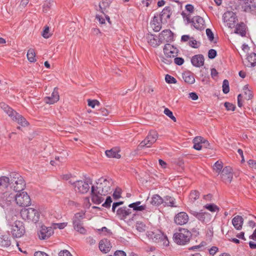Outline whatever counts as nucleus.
Segmentation results:
<instances>
[{"label":"nucleus","instance_id":"37998d69","mask_svg":"<svg viewBox=\"0 0 256 256\" xmlns=\"http://www.w3.org/2000/svg\"><path fill=\"white\" fill-rule=\"evenodd\" d=\"M222 168L223 163L222 162L218 160L214 165L213 169L216 172H217L218 174H220L222 170Z\"/></svg>","mask_w":256,"mask_h":256},{"label":"nucleus","instance_id":"e433bc0d","mask_svg":"<svg viewBox=\"0 0 256 256\" xmlns=\"http://www.w3.org/2000/svg\"><path fill=\"white\" fill-rule=\"evenodd\" d=\"M97 234L100 236H106L111 235L112 232L107 228L102 226L97 228Z\"/></svg>","mask_w":256,"mask_h":256},{"label":"nucleus","instance_id":"bb28decb","mask_svg":"<svg viewBox=\"0 0 256 256\" xmlns=\"http://www.w3.org/2000/svg\"><path fill=\"white\" fill-rule=\"evenodd\" d=\"M182 76L184 82L188 84H192L195 82L194 74L190 72H185Z\"/></svg>","mask_w":256,"mask_h":256},{"label":"nucleus","instance_id":"2f4dec72","mask_svg":"<svg viewBox=\"0 0 256 256\" xmlns=\"http://www.w3.org/2000/svg\"><path fill=\"white\" fill-rule=\"evenodd\" d=\"M150 203L154 206H159L164 203V199L158 194H154L152 196Z\"/></svg>","mask_w":256,"mask_h":256},{"label":"nucleus","instance_id":"ddd939ff","mask_svg":"<svg viewBox=\"0 0 256 256\" xmlns=\"http://www.w3.org/2000/svg\"><path fill=\"white\" fill-rule=\"evenodd\" d=\"M178 49L170 44H166L164 48V52L167 58H174L177 56Z\"/></svg>","mask_w":256,"mask_h":256},{"label":"nucleus","instance_id":"603ef678","mask_svg":"<svg viewBox=\"0 0 256 256\" xmlns=\"http://www.w3.org/2000/svg\"><path fill=\"white\" fill-rule=\"evenodd\" d=\"M164 114L170 118L174 122L176 121V118L173 116V114L168 108H166L164 110Z\"/></svg>","mask_w":256,"mask_h":256},{"label":"nucleus","instance_id":"052dcab7","mask_svg":"<svg viewBox=\"0 0 256 256\" xmlns=\"http://www.w3.org/2000/svg\"><path fill=\"white\" fill-rule=\"evenodd\" d=\"M174 62L178 66H181L184 64V60L182 58L177 57L174 58Z\"/></svg>","mask_w":256,"mask_h":256},{"label":"nucleus","instance_id":"bf43d9fd","mask_svg":"<svg viewBox=\"0 0 256 256\" xmlns=\"http://www.w3.org/2000/svg\"><path fill=\"white\" fill-rule=\"evenodd\" d=\"M216 51L214 49H210L208 52V56L210 59L214 58L216 56Z\"/></svg>","mask_w":256,"mask_h":256},{"label":"nucleus","instance_id":"20e7f679","mask_svg":"<svg viewBox=\"0 0 256 256\" xmlns=\"http://www.w3.org/2000/svg\"><path fill=\"white\" fill-rule=\"evenodd\" d=\"M20 216L22 219L28 222H37L40 218L38 211L32 208H24L20 211Z\"/></svg>","mask_w":256,"mask_h":256},{"label":"nucleus","instance_id":"9b49d317","mask_svg":"<svg viewBox=\"0 0 256 256\" xmlns=\"http://www.w3.org/2000/svg\"><path fill=\"white\" fill-rule=\"evenodd\" d=\"M232 172V168L230 166H226L222 170L220 176L226 184H230L232 182L233 177Z\"/></svg>","mask_w":256,"mask_h":256},{"label":"nucleus","instance_id":"c03bdc74","mask_svg":"<svg viewBox=\"0 0 256 256\" xmlns=\"http://www.w3.org/2000/svg\"><path fill=\"white\" fill-rule=\"evenodd\" d=\"M160 236H161V238L158 243H160L161 246H168L169 245V242L167 236L164 235L163 234H160Z\"/></svg>","mask_w":256,"mask_h":256},{"label":"nucleus","instance_id":"b1692460","mask_svg":"<svg viewBox=\"0 0 256 256\" xmlns=\"http://www.w3.org/2000/svg\"><path fill=\"white\" fill-rule=\"evenodd\" d=\"M244 223V219L240 216H234L232 220V224L234 228L237 230H240L242 228Z\"/></svg>","mask_w":256,"mask_h":256},{"label":"nucleus","instance_id":"2eb2a0df","mask_svg":"<svg viewBox=\"0 0 256 256\" xmlns=\"http://www.w3.org/2000/svg\"><path fill=\"white\" fill-rule=\"evenodd\" d=\"M188 220V216L186 212H180L176 215L174 221L178 225H183L186 224Z\"/></svg>","mask_w":256,"mask_h":256},{"label":"nucleus","instance_id":"dca6fc26","mask_svg":"<svg viewBox=\"0 0 256 256\" xmlns=\"http://www.w3.org/2000/svg\"><path fill=\"white\" fill-rule=\"evenodd\" d=\"M160 40L161 43L170 42L173 40V34L171 30H163L159 35Z\"/></svg>","mask_w":256,"mask_h":256},{"label":"nucleus","instance_id":"a878e982","mask_svg":"<svg viewBox=\"0 0 256 256\" xmlns=\"http://www.w3.org/2000/svg\"><path fill=\"white\" fill-rule=\"evenodd\" d=\"M109 7V4L107 1H102L99 4L100 10L101 12L104 16L106 20H108V23L110 24V17L105 14L106 12V8Z\"/></svg>","mask_w":256,"mask_h":256},{"label":"nucleus","instance_id":"774afa93","mask_svg":"<svg viewBox=\"0 0 256 256\" xmlns=\"http://www.w3.org/2000/svg\"><path fill=\"white\" fill-rule=\"evenodd\" d=\"M126 253L122 250H116L114 253V256H126Z\"/></svg>","mask_w":256,"mask_h":256},{"label":"nucleus","instance_id":"aec40b11","mask_svg":"<svg viewBox=\"0 0 256 256\" xmlns=\"http://www.w3.org/2000/svg\"><path fill=\"white\" fill-rule=\"evenodd\" d=\"M12 120L16 122L22 126L25 127L28 126V123L26 120L20 114L15 112L12 116L10 117Z\"/></svg>","mask_w":256,"mask_h":256},{"label":"nucleus","instance_id":"49530a36","mask_svg":"<svg viewBox=\"0 0 256 256\" xmlns=\"http://www.w3.org/2000/svg\"><path fill=\"white\" fill-rule=\"evenodd\" d=\"M204 208L212 212H215L218 211V208L214 204H207L204 206Z\"/></svg>","mask_w":256,"mask_h":256},{"label":"nucleus","instance_id":"8fccbe9b","mask_svg":"<svg viewBox=\"0 0 256 256\" xmlns=\"http://www.w3.org/2000/svg\"><path fill=\"white\" fill-rule=\"evenodd\" d=\"M68 224L67 222L62 223H54L52 224V228L53 229L59 228L60 230L64 228Z\"/></svg>","mask_w":256,"mask_h":256},{"label":"nucleus","instance_id":"f03ea898","mask_svg":"<svg viewBox=\"0 0 256 256\" xmlns=\"http://www.w3.org/2000/svg\"><path fill=\"white\" fill-rule=\"evenodd\" d=\"M14 218L11 219L7 216L8 224L10 227V232L14 237L20 238L25 233V228L22 222L16 220L12 224V220Z\"/></svg>","mask_w":256,"mask_h":256},{"label":"nucleus","instance_id":"c756f323","mask_svg":"<svg viewBox=\"0 0 256 256\" xmlns=\"http://www.w3.org/2000/svg\"><path fill=\"white\" fill-rule=\"evenodd\" d=\"M160 234H162V233L160 231H158L156 232H148L147 236L150 238L152 239L154 242H159L161 238V236H160Z\"/></svg>","mask_w":256,"mask_h":256},{"label":"nucleus","instance_id":"79ce46f5","mask_svg":"<svg viewBox=\"0 0 256 256\" xmlns=\"http://www.w3.org/2000/svg\"><path fill=\"white\" fill-rule=\"evenodd\" d=\"M200 196V192L197 190H193L189 195V200L191 202H194L198 200Z\"/></svg>","mask_w":256,"mask_h":256},{"label":"nucleus","instance_id":"6ab92c4d","mask_svg":"<svg viewBox=\"0 0 256 256\" xmlns=\"http://www.w3.org/2000/svg\"><path fill=\"white\" fill-rule=\"evenodd\" d=\"M243 62L246 66L248 67L254 66L256 64V54L254 52L248 54Z\"/></svg>","mask_w":256,"mask_h":256},{"label":"nucleus","instance_id":"680f3d73","mask_svg":"<svg viewBox=\"0 0 256 256\" xmlns=\"http://www.w3.org/2000/svg\"><path fill=\"white\" fill-rule=\"evenodd\" d=\"M141 204V202L138 201L136 202H134L132 204H130L128 205V207L130 208H132L134 210L136 211V208L138 207V206H139Z\"/></svg>","mask_w":256,"mask_h":256},{"label":"nucleus","instance_id":"f257e3e1","mask_svg":"<svg viewBox=\"0 0 256 256\" xmlns=\"http://www.w3.org/2000/svg\"><path fill=\"white\" fill-rule=\"evenodd\" d=\"M74 190L78 193L84 194L86 193L91 186V192L90 197H86L84 200V204L86 208H89L91 206L90 200L95 204L96 202V193L95 187L92 185V182L90 180H77L74 183Z\"/></svg>","mask_w":256,"mask_h":256},{"label":"nucleus","instance_id":"a18cd8bd","mask_svg":"<svg viewBox=\"0 0 256 256\" xmlns=\"http://www.w3.org/2000/svg\"><path fill=\"white\" fill-rule=\"evenodd\" d=\"M136 230L140 232H144L146 230V225L144 223L140 222H136Z\"/></svg>","mask_w":256,"mask_h":256},{"label":"nucleus","instance_id":"13d9d810","mask_svg":"<svg viewBox=\"0 0 256 256\" xmlns=\"http://www.w3.org/2000/svg\"><path fill=\"white\" fill-rule=\"evenodd\" d=\"M206 34L208 37V40L210 42H212L214 40V34L210 29L207 28L206 30Z\"/></svg>","mask_w":256,"mask_h":256},{"label":"nucleus","instance_id":"4d7b16f0","mask_svg":"<svg viewBox=\"0 0 256 256\" xmlns=\"http://www.w3.org/2000/svg\"><path fill=\"white\" fill-rule=\"evenodd\" d=\"M224 106L228 110L234 111L236 108V106L228 102H224Z\"/></svg>","mask_w":256,"mask_h":256},{"label":"nucleus","instance_id":"72a5a7b5","mask_svg":"<svg viewBox=\"0 0 256 256\" xmlns=\"http://www.w3.org/2000/svg\"><path fill=\"white\" fill-rule=\"evenodd\" d=\"M159 17L154 16L152 22H151L152 26L155 32H159L161 29V24L158 22Z\"/></svg>","mask_w":256,"mask_h":256},{"label":"nucleus","instance_id":"58836bf2","mask_svg":"<svg viewBox=\"0 0 256 256\" xmlns=\"http://www.w3.org/2000/svg\"><path fill=\"white\" fill-rule=\"evenodd\" d=\"M170 8L168 7L164 8L162 12H161L159 18H160V20L162 21V19H167L170 18Z\"/></svg>","mask_w":256,"mask_h":256},{"label":"nucleus","instance_id":"1a4fd4ad","mask_svg":"<svg viewBox=\"0 0 256 256\" xmlns=\"http://www.w3.org/2000/svg\"><path fill=\"white\" fill-rule=\"evenodd\" d=\"M222 20L230 28H234L238 20L236 14L232 11H227L224 12L222 16Z\"/></svg>","mask_w":256,"mask_h":256},{"label":"nucleus","instance_id":"0eeeda50","mask_svg":"<svg viewBox=\"0 0 256 256\" xmlns=\"http://www.w3.org/2000/svg\"><path fill=\"white\" fill-rule=\"evenodd\" d=\"M15 196V202L20 206H28L31 204L30 196L26 192H17Z\"/></svg>","mask_w":256,"mask_h":256},{"label":"nucleus","instance_id":"473e14b6","mask_svg":"<svg viewBox=\"0 0 256 256\" xmlns=\"http://www.w3.org/2000/svg\"><path fill=\"white\" fill-rule=\"evenodd\" d=\"M0 107L10 117L12 116L14 114H15L16 111L14 110L4 102H2L0 103Z\"/></svg>","mask_w":256,"mask_h":256},{"label":"nucleus","instance_id":"4c0bfd02","mask_svg":"<svg viewBox=\"0 0 256 256\" xmlns=\"http://www.w3.org/2000/svg\"><path fill=\"white\" fill-rule=\"evenodd\" d=\"M108 114V112L106 108H102L97 110V120L98 119L101 122L104 120L106 119L104 118H102V116H107Z\"/></svg>","mask_w":256,"mask_h":256},{"label":"nucleus","instance_id":"e2e57ef3","mask_svg":"<svg viewBox=\"0 0 256 256\" xmlns=\"http://www.w3.org/2000/svg\"><path fill=\"white\" fill-rule=\"evenodd\" d=\"M218 248L216 246H212L209 249V253L212 256H214L218 251Z\"/></svg>","mask_w":256,"mask_h":256},{"label":"nucleus","instance_id":"c85d7f7f","mask_svg":"<svg viewBox=\"0 0 256 256\" xmlns=\"http://www.w3.org/2000/svg\"><path fill=\"white\" fill-rule=\"evenodd\" d=\"M234 32L240 34L242 36H246V26L244 22L236 24Z\"/></svg>","mask_w":256,"mask_h":256},{"label":"nucleus","instance_id":"a19ab883","mask_svg":"<svg viewBox=\"0 0 256 256\" xmlns=\"http://www.w3.org/2000/svg\"><path fill=\"white\" fill-rule=\"evenodd\" d=\"M27 58L28 61L30 62H34L36 61V52L34 49L30 48L28 50L27 53Z\"/></svg>","mask_w":256,"mask_h":256},{"label":"nucleus","instance_id":"69168bd1","mask_svg":"<svg viewBox=\"0 0 256 256\" xmlns=\"http://www.w3.org/2000/svg\"><path fill=\"white\" fill-rule=\"evenodd\" d=\"M189 45L194 48H198V47L197 41L193 38L189 42Z\"/></svg>","mask_w":256,"mask_h":256},{"label":"nucleus","instance_id":"338daca9","mask_svg":"<svg viewBox=\"0 0 256 256\" xmlns=\"http://www.w3.org/2000/svg\"><path fill=\"white\" fill-rule=\"evenodd\" d=\"M248 163L250 168L256 170V161L253 160H250Z\"/></svg>","mask_w":256,"mask_h":256},{"label":"nucleus","instance_id":"5701e85b","mask_svg":"<svg viewBox=\"0 0 256 256\" xmlns=\"http://www.w3.org/2000/svg\"><path fill=\"white\" fill-rule=\"evenodd\" d=\"M204 56L202 54H197L192 58L191 62L194 66L200 67L204 65Z\"/></svg>","mask_w":256,"mask_h":256},{"label":"nucleus","instance_id":"f704fd0d","mask_svg":"<svg viewBox=\"0 0 256 256\" xmlns=\"http://www.w3.org/2000/svg\"><path fill=\"white\" fill-rule=\"evenodd\" d=\"M106 156L108 158H120V155L118 154V152L114 148H112L110 150H107L105 152Z\"/></svg>","mask_w":256,"mask_h":256},{"label":"nucleus","instance_id":"c9c22d12","mask_svg":"<svg viewBox=\"0 0 256 256\" xmlns=\"http://www.w3.org/2000/svg\"><path fill=\"white\" fill-rule=\"evenodd\" d=\"M10 245V240L7 236H2L0 237V246L7 248Z\"/></svg>","mask_w":256,"mask_h":256},{"label":"nucleus","instance_id":"de8ad7c7","mask_svg":"<svg viewBox=\"0 0 256 256\" xmlns=\"http://www.w3.org/2000/svg\"><path fill=\"white\" fill-rule=\"evenodd\" d=\"M74 228L80 234H85L86 230L82 226V224H80L77 225H73Z\"/></svg>","mask_w":256,"mask_h":256},{"label":"nucleus","instance_id":"a211bd4d","mask_svg":"<svg viewBox=\"0 0 256 256\" xmlns=\"http://www.w3.org/2000/svg\"><path fill=\"white\" fill-rule=\"evenodd\" d=\"M98 247L102 252L106 254L110 251L112 246L110 240L108 239H103L100 240Z\"/></svg>","mask_w":256,"mask_h":256},{"label":"nucleus","instance_id":"7c9ffc66","mask_svg":"<svg viewBox=\"0 0 256 256\" xmlns=\"http://www.w3.org/2000/svg\"><path fill=\"white\" fill-rule=\"evenodd\" d=\"M10 184L9 178L6 176L0 177V189L4 190L6 189Z\"/></svg>","mask_w":256,"mask_h":256},{"label":"nucleus","instance_id":"09e8293b","mask_svg":"<svg viewBox=\"0 0 256 256\" xmlns=\"http://www.w3.org/2000/svg\"><path fill=\"white\" fill-rule=\"evenodd\" d=\"M222 91L224 94H228L230 91L229 82L227 80H224L223 81Z\"/></svg>","mask_w":256,"mask_h":256},{"label":"nucleus","instance_id":"423d86ee","mask_svg":"<svg viewBox=\"0 0 256 256\" xmlns=\"http://www.w3.org/2000/svg\"><path fill=\"white\" fill-rule=\"evenodd\" d=\"M112 184L110 180L103 177L100 178L97 182V194L106 196L108 194Z\"/></svg>","mask_w":256,"mask_h":256},{"label":"nucleus","instance_id":"412c9836","mask_svg":"<svg viewBox=\"0 0 256 256\" xmlns=\"http://www.w3.org/2000/svg\"><path fill=\"white\" fill-rule=\"evenodd\" d=\"M131 213L132 210L126 206L120 208L116 210V214L121 220L125 219Z\"/></svg>","mask_w":256,"mask_h":256},{"label":"nucleus","instance_id":"5fc2aeb1","mask_svg":"<svg viewBox=\"0 0 256 256\" xmlns=\"http://www.w3.org/2000/svg\"><path fill=\"white\" fill-rule=\"evenodd\" d=\"M122 190L119 188H116L112 194L113 198L117 200L121 197Z\"/></svg>","mask_w":256,"mask_h":256},{"label":"nucleus","instance_id":"7ed1b4c3","mask_svg":"<svg viewBox=\"0 0 256 256\" xmlns=\"http://www.w3.org/2000/svg\"><path fill=\"white\" fill-rule=\"evenodd\" d=\"M192 237L191 232L185 228H180L178 231L174 234V241L180 245H184L188 242Z\"/></svg>","mask_w":256,"mask_h":256},{"label":"nucleus","instance_id":"6e6d98bb","mask_svg":"<svg viewBox=\"0 0 256 256\" xmlns=\"http://www.w3.org/2000/svg\"><path fill=\"white\" fill-rule=\"evenodd\" d=\"M112 202V199L110 196H107L105 202L102 204V206L106 208H110Z\"/></svg>","mask_w":256,"mask_h":256},{"label":"nucleus","instance_id":"6e6552de","mask_svg":"<svg viewBox=\"0 0 256 256\" xmlns=\"http://www.w3.org/2000/svg\"><path fill=\"white\" fill-rule=\"evenodd\" d=\"M158 138V135L156 131H150L146 138L138 145V148H142L144 147L150 148L156 142Z\"/></svg>","mask_w":256,"mask_h":256},{"label":"nucleus","instance_id":"cd10ccee","mask_svg":"<svg viewBox=\"0 0 256 256\" xmlns=\"http://www.w3.org/2000/svg\"><path fill=\"white\" fill-rule=\"evenodd\" d=\"M146 38L148 44L153 47H156L161 44L160 39L158 40L156 36L153 34H148L146 36Z\"/></svg>","mask_w":256,"mask_h":256},{"label":"nucleus","instance_id":"0e129e2a","mask_svg":"<svg viewBox=\"0 0 256 256\" xmlns=\"http://www.w3.org/2000/svg\"><path fill=\"white\" fill-rule=\"evenodd\" d=\"M59 256H72V254L68 250H63L58 254Z\"/></svg>","mask_w":256,"mask_h":256},{"label":"nucleus","instance_id":"3c124183","mask_svg":"<svg viewBox=\"0 0 256 256\" xmlns=\"http://www.w3.org/2000/svg\"><path fill=\"white\" fill-rule=\"evenodd\" d=\"M42 36L45 38H48L51 36V34L50 32V28L48 26H46L44 27V30L42 32Z\"/></svg>","mask_w":256,"mask_h":256},{"label":"nucleus","instance_id":"f3484780","mask_svg":"<svg viewBox=\"0 0 256 256\" xmlns=\"http://www.w3.org/2000/svg\"><path fill=\"white\" fill-rule=\"evenodd\" d=\"M191 22L196 30H202L205 28L204 20L200 16H194L192 19Z\"/></svg>","mask_w":256,"mask_h":256},{"label":"nucleus","instance_id":"f8f14e48","mask_svg":"<svg viewBox=\"0 0 256 256\" xmlns=\"http://www.w3.org/2000/svg\"><path fill=\"white\" fill-rule=\"evenodd\" d=\"M60 100V96L57 88H55L52 93L49 96H46L44 100L45 103L49 104H52L58 102Z\"/></svg>","mask_w":256,"mask_h":256},{"label":"nucleus","instance_id":"ea45409f","mask_svg":"<svg viewBox=\"0 0 256 256\" xmlns=\"http://www.w3.org/2000/svg\"><path fill=\"white\" fill-rule=\"evenodd\" d=\"M164 202L168 206H172V207H176V206L174 205L175 204V199L168 196H166L164 198Z\"/></svg>","mask_w":256,"mask_h":256},{"label":"nucleus","instance_id":"39448f33","mask_svg":"<svg viewBox=\"0 0 256 256\" xmlns=\"http://www.w3.org/2000/svg\"><path fill=\"white\" fill-rule=\"evenodd\" d=\"M11 188L16 192L22 191L26 187V182L23 178L18 173L13 172L10 175Z\"/></svg>","mask_w":256,"mask_h":256},{"label":"nucleus","instance_id":"864d4df0","mask_svg":"<svg viewBox=\"0 0 256 256\" xmlns=\"http://www.w3.org/2000/svg\"><path fill=\"white\" fill-rule=\"evenodd\" d=\"M166 82L168 84H176V80L173 76L169 75L166 74L165 76Z\"/></svg>","mask_w":256,"mask_h":256},{"label":"nucleus","instance_id":"393cba45","mask_svg":"<svg viewBox=\"0 0 256 256\" xmlns=\"http://www.w3.org/2000/svg\"><path fill=\"white\" fill-rule=\"evenodd\" d=\"M85 212L84 211H80L76 213L72 218L73 225H77L80 224H82V220L84 218Z\"/></svg>","mask_w":256,"mask_h":256},{"label":"nucleus","instance_id":"9d476101","mask_svg":"<svg viewBox=\"0 0 256 256\" xmlns=\"http://www.w3.org/2000/svg\"><path fill=\"white\" fill-rule=\"evenodd\" d=\"M192 214L204 224L210 222L212 220V216L207 212H192Z\"/></svg>","mask_w":256,"mask_h":256},{"label":"nucleus","instance_id":"4be33fe9","mask_svg":"<svg viewBox=\"0 0 256 256\" xmlns=\"http://www.w3.org/2000/svg\"><path fill=\"white\" fill-rule=\"evenodd\" d=\"M193 148L196 150H200L202 149V144L206 143L208 144V142L202 136H196L193 140Z\"/></svg>","mask_w":256,"mask_h":256},{"label":"nucleus","instance_id":"4468645a","mask_svg":"<svg viewBox=\"0 0 256 256\" xmlns=\"http://www.w3.org/2000/svg\"><path fill=\"white\" fill-rule=\"evenodd\" d=\"M54 233V231L52 226L46 227L42 226L38 234L40 239L44 240L48 238Z\"/></svg>","mask_w":256,"mask_h":256}]
</instances>
